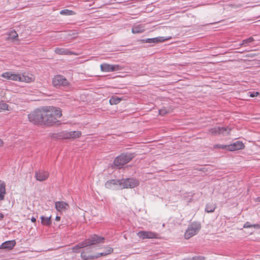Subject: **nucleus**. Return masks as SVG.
Listing matches in <instances>:
<instances>
[{
    "label": "nucleus",
    "mask_w": 260,
    "mask_h": 260,
    "mask_svg": "<svg viewBox=\"0 0 260 260\" xmlns=\"http://www.w3.org/2000/svg\"><path fill=\"white\" fill-rule=\"evenodd\" d=\"M49 174L47 171L39 170L35 172V177L38 181H44L49 177Z\"/></svg>",
    "instance_id": "nucleus-11"
},
{
    "label": "nucleus",
    "mask_w": 260,
    "mask_h": 260,
    "mask_svg": "<svg viewBox=\"0 0 260 260\" xmlns=\"http://www.w3.org/2000/svg\"><path fill=\"white\" fill-rule=\"evenodd\" d=\"M104 238L94 234L91 236L89 238L79 243L78 244L74 246L72 248L73 251L78 253L79 252L80 249L98 243H103L104 242Z\"/></svg>",
    "instance_id": "nucleus-2"
},
{
    "label": "nucleus",
    "mask_w": 260,
    "mask_h": 260,
    "mask_svg": "<svg viewBox=\"0 0 260 260\" xmlns=\"http://www.w3.org/2000/svg\"><path fill=\"white\" fill-rule=\"evenodd\" d=\"M8 105L3 102L0 103V109L6 110L8 109Z\"/></svg>",
    "instance_id": "nucleus-31"
},
{
    "label": "nucleus",
    "mask_w": 260,
    "mask_h": 260,
    "mask_svg": "<svg viewBox=\"0 0 260 260\" xmlns=\"http://www.w3.org/2000/svg\"><path fill=\"white\" fill-rule=\"evenodd\" d=\"M62 115L59 108L45 106L37 109L28 115L29 121L34 124L51 126L58 122Z\"/></svg>",
    "instance_id": "nucleus-1"
},
{
    "label": "nucleus",
    "mask_w": 260,
    "mask_h": 260,
    "mask_svg": "<svg viewBox=\"0 0 260 260\" xmlns=\"http://www.w3.org/2000/svg\"><path fill=\"white\" fill-rule=\"evenodd\" d=\"M113 251L112 248L110 247H107L105 248V251L102 252H99L95 254L96 258H98L102 256H106L108 254H110Z\"/></svg>",
    "instance_id": "nucleus-19"
},
{
    "label": "nucleus",
    "mask_w": 260,
    "mask_h": 260,
    "mask_svg": "<svg viewBox=\"0 0 260 260\" xmlns=\"http://www.w3.org/2000/svg\"><path fill=\"white\" fill-rule=\"evenodd\" d=\"M254 41V39L252 37H249L247 39L243 40L242 41V43L240 44V45H245L247 44H249L251 43Z\"/></svg>",
    "instance_id": "nucleus-30"
},
{
    "label": "nucleus",
    "mask_w": 260,
    "mask_h": 260,
    "mask_svg": "<svg viewBox=\"0 0 260 260\" xmlns=\"http://www.w3.org/2000/svg\"><path fill=\"white\" fill-rule=\"evenodd\" d=\"M60 220V217L59 216H56L55 217V220L59 221Z\"/></svg>",
    "instance_id": "nucleus-39"
},
{
    "label": "nucleus",
    "mask_w": 260,
    "mask_h": 260,
    "mask_svg": "<svg viewBox=\"0 0 260 260\" xmlns=\"http://www.w3.org/2000/svg\"><path fill=\"white\" fill-rule=\"evenodd\" d=\"M166 39H164L162 37H158L153 38H148L146 39L141 40L140 41L142 43H150V44H155L160 42H164Z\"/></svg>",
    "instance_id": "nucleus-12"
},
{
    "label": "nucleus",
    "mask_w": 260,
    "mask_h": 260,
    "mask_svg": "<svg viewBox=\"0 0 260 260\" xmlns=\"http://www.w3.org/2000/svg\"><path fill=\"white\" fill-rule=\"evenodd\" d=\"M81 135V132L80 131H73L71 132V138H78Z\"/></svg>",
    "instance_id": "nucleus-28"
},
{
    "label": "nucleus",
    "mask_w": 260,
    "mask_h": 260,
    "mask_svg": "<svg viewBox=\"0 0 260 260\" xmlns=\"http://www.w3.org/2000/svg\"><path fill=\"white\" fill-rule=\"evenodd\" d=\"M121 101V99L120 98H119L116 95H114L110 98L109 103L111 105H116L118 104Z\"/></svg>",
    "instance_id": "nucleus-24"
},
{
    "label": "nucleus",
    "mask_w": 260,
    "mask_h": 260,
    "mask_svg": "<svg viewBox=\"0 0 260 260\" xmlns=\"http://www.w3.org/2000/svg\"><path fill=\"white\" fill-rule=\"evenodd\" d=\"M55 52L58 54H68L70 51L67 49L56 48L55 50Z\"/></svg>",
    "instance_id": "nucleus-25"
},
{
    "label": "nucleus",
    "mask_w": 260,
    "mask_h": 260,
    "mask_svg": "<svg viewBox=\"0 0 260 260\" xmlns=\"http://www.w3.org/2000/svg\"><path fill=\"white\" fill-rule=\"evenodd\" d=\"M229 145L217 144L214 146L215 148H219L223 150H227L229 151Z\"/></svg>",
    "instance_id": "nucleus-29"
},
{
    "label": "nucleus",
    "mask_w": 260,
    "mask_h": 260,
    "mask_svg": "<svg viewBox=\"0 0 260 260\" xmlns=\"http://www.w3.org/2000/svg\"><path fill=\"white\" fill-rule=\"evenodd\" d=\"M216 208V206L213 203L207 204L205 208V211L207 213L213 212Z\"/></svg>",
    "instance_id": "nucleus-23"
},
{
    "label": "nucleus",
    "mask_w": 260,
    "mask_h": 260,
    "mask_svg": "<svg viewBox=\"0 0 260 260\" xmlns=\"http://www.w3.org/2000/svg\"><path fill=\"white\" fill-rule=\"evenodd\" d=\"M4 217V215L2 213H0V220H2Z\"/></svg>",
    "instance_id": "nucleus-38"
},
{
    "label": "nucleus",
    "mask_w": 260,
    "mask_h": 260,
    "mask_svg": "<svg viewBox=\"0 0 260 260\" xmlns=\"http://www.w3.org/2000/svg\"><path fill=\"white\" fill-rule=\"evenodd\" d=\"M60 14L63 15H74L75 12L68 9H64L60 11Z\"/></svg>",
    "instance_id": "nucleus-27"
},
{
    "label": "nucleus",
    "mask_w": 260,
    "mask_h": 260,
    "mask_svg": "<svg viewBox=\"0 0 260 260\" xmlns=\"http://www.w3.org/2000/svg\"><path fill=\"white\" fill-rule=\"evenodd\" d=\"M101 70L104 72H110L117 71L121 70V68L118 64H110L108 63H103L100 66Z\"/></svg>",
    "instance_id": "nucleus-9"
},
{
    "label": "nucleus",
    "mask_w": 260,
    "mask_h": 260,
    "mask_svg": "<svg viewBox=\"0 0 260 260\" xmlns=\"http://www.w3.org/2000/svg\"><path fill=\"white\" fill-rule=\"evenodd\" d=\"M229 151H232L242 149L244 148V144L239 141H237L230 145H229Z\"/></svg>",
    "instance_id": "nucleus-14"
},
{
    "label": "nucleus",
    "mask_w": 260,
    "mask_h": 260,
    "mask_svg": "<svg viewBox=\"0 0 260 260\" xmlns=\"http://www.w3.org/2000/svg\"><path fill=\"white\" fill-rule=\"evenodd\" d=\"M1 76L8 80L25 82H30L34 80L32 75L30 76L26 75L25 74L20 75L18 74H14L12 72H6L3 73Z\"/></svg>",
    "instance_id": "nucleus-3"
},
{
    "label": "nucleus",
    "mask_w": 260,
    "mask_h": 260,
    "mask_svg": "<svg viewBox=\"0 0 260 260\" xmlns=\"http://www.w3.org/2000/svg\"><path fill=\"white\" fill-rule=\"evenodd\" d=\"M201 229V224L198 222H192L188 226L185 234L184 237L186 239H188L194 235H196Z\"/></svg>",
    "instance_id": "nucleus-5"
},
{
    "label": "nucleus",
    "mask_w": 260,
    "mask_h": 260,
    "mask_svg": "<svg viewBox=\"0 0 260 260\" xmlns=\"http://www.w3.org/2000/svg\"><path fill=\"white\" fill-rule=\"evenodd\" d=\"M52 84L56 88L66 86L69 84L68 80L62 75H57L52 79Z\"/></svg>",
    "instance_id": "nucleus-8"
},
{
    "label": "nucleus",
    "mask_w": 260,
    "mask_h": 260,
    "mask_svg": "<svg viewBox=\"0 0 260 260\" xmlns=\"http://www.w3.org/2000/svg\"><path fill=\"white\" fill-rule=\"evenodd\" d=\"M71 132H63L61 133L58 135V138L59 139H70L71 138Z\"/></svg>",
    "instance_id": "nucleus-26"
},
{
    "label": "nucleus",
    "mask_w": 260,
    "mask_h": 260,
    "mask_svg": "<svg viewBox=\"0 0 260 260\" xmlns=\"http://www.w3.org/2000/svg\"><path fill=\"white\" fill-rule=\"evenodd\" d=\"M248 93L249 94L251 98L257 96L259 94V93L257 91H249Z\"/></svg>",
    "instance_id": "nucleus-32"
},
{
    "label": "nucleus",
    "mask_w": 260,
    "mask_h": 260,
    "mask_svg": "<svg viewBox=\"0 0 260 260\" xmlns=\"http://www.w3.org/2000/svg\"><path fill=\"white\" fill-rule=\"evenodd\" d=\"M31 221L32 222H36V218L35 217H32L31 218Z\"/></svg>",
    "instance_id": "nucleus-37"
},
{
    "label": "nucleus",
    "mask_w": 260,
    "mask_h": 260,
    "mask_svg": "<svg viewBox=\"0 0 260 260\" xmlns=\"http://www.w3.org/2000/svg\"><path fill=\"white\" fill-rule=\"evenodd\" d=\"M256 201L260 202V197H258L256 198Z\"/></svg>",
    "instance_id": "nucleus-41"
},
{
    "label": "nucleus",
    "mask_w": 260,
    "mask_h": 260,
    "mask_svg": "<svg viewBox=\"0 0 260 260\" xmlns=\"http://www.w3.org/2000/svg\"><path fill=\"white\" fill-rule=\"evenodd\" d=\"M40 218L41 219V223L43 225L50 226L51 225V216H50L49 217H45L44 216H41L40 217Z\"/></svg>",
    "instance_id": "nucleus-18"
},
{
    "label": "nucleus",
    "mask_w": 260,
    "mask_h": 260,
    "mask_svg": "<svg viewBox=\"0 0 260 260\" xmlns=\"http://www.w3.org/2000/svg\"><path fill=\"white\" fill-rule=\"evenodd\" d=\"M167 113V111L165 109H161L159 110V113L161 115H164Z\"/></svg>",
    "instance_id": "nucleus-34"
},
{
    "label": "nucleus",
    "mask_w": 260,
    "mask_h": 260,
    "mask_svg": "<svg viewBox=\"0 0 260 260\" xmlns=\"http://www.w3.org/2000/svg\"><path fill=\"white\" fill-rule=\"evenodd\" d=\"M16 245L15 240L7 241L3 242L0 246V249L10 250L12 249Z\"/></svg>",
    "instance_id": "nucleus-13"
},
{
    "label": "nucleus",
    "mask_w": 260,
    "mask_h": 260,
    "mask_svg": "<svg viewBox=\"0 0 260 260\" xmlns=\"http://www.w3.org/2000/svg\"><path fill=\"white\" fill-rule=\"evenodd\" d=\"M184 260H193V258H192V257H190L184 259Z\"/></svg>",
    "instance_id": "nucleus-42"
},
{
    "label": "nucleus",
    "mask_w": 260,
    "mask_h": 260,
    "mask_svg": "<svg viewBox=\"0 0 260 260\" xmlns=\"http://www.w3.org/2000/svg\"><path fill=\"white\" fill-rule=\"evenodd\" d=\"M120 180L118 179H111L108 180L105 183V187L107 188L110 189L113 187V186L115 185H120Z\"/></svg>",
    "instance_id": "nucleus-15"
},
{
    "label": "nucleus",
    "mask_w": 260,
    "mask_h": 260,
    "mask_svg": "<svg viewBox=\"0 0 260 260\" xmlns=\"http://www.w3.org/2000/svg\"><path fill=\"white\" fill-rule=\"evenodd\" d=\"M6 184L0 180V200L3 201L5 199L6 194Z\"/></svg>",
    "instance_id": "nucleus-17"
},
{
    "label": "nucleus",
    "mask_w": 260,
    "mask_h": 260,
    "mask_svg": "<svg viewBox=\"0 0 260 260\" xmlns=\"http://www.w3.org/2000/svg\"><path fill=\"white\" fill-rule=\"evenodd\" d=\"M145 30L144 26L141 24L134 26L132 28V32L133 34H139L143 32Z\"/></svg>",
    "instance_id": "nucleus-20"
},
{
    "label": "nucleus",
    "mask_w": 260,
    "mask_h": 260,
    "mask_svg": "<svg viewBox=\"0 0 260 260\" xmlns=\"http://www.w3.org/2000/svg\"><path fill=\"white\" fill-rule=\"evenodd\" d=\"M81 257L84 260L93 259L96 258L95 254H89L85 251H83L81 252Z\"/></svg>",
    "instance_id": "nucleus-21"
},
{
    "label": "nucleus",
    "mask_w": 260,
    "mask_h": 260,
    "mask_svg": "<svg viewBox=\"0 0 260 260\" xmlns=\"http://www.w3.org/2000/svg\"><path fill=\"white\" fill-rule=\"evenodd\" d=\"M8 39L12 41L18 40V35L15 30H13L9 33Z\"/></svg>",
    "instance_id": "nucleus-22"
},
{
    "label": "nucleus",
    "mask_w": 260,
    "mask_h": 260,
    "mask_svg": "<svg viewBox=\"0 0 260 260\" xmlns=\"http://www.w3.org/2000/svg\"><path fill=\"white\" fill-rule=\"evenodd\" d=\"M139 185V180L134 178L122 179L120 182V186H122V188H134Z\"/></svg>",
    "instance_id": "nucleus-7"
},
{
    "label": "nucleus",
    "mask_w": 260,
    "mask_h": 260,
    "mask_svg": "<svg viewBox=\"0 0 260 260\" xmlns=\"http://www.w3.org/2000/svg\"><path fill=\"white\" fill-rule=\"evenodd\" d=\"M4 142L2 139H0V147H2L3 146Z\"/></svg>",
    "instance_id": "nucleus-40"
},
{
    "label": "nucleus",
    "mask_w": 260,
    "mask_h": 260,
    "mask_svg": "<svg viewBox=\"0 0 260 260\" xmlns=\"http://www.w3.org/2000/svg\"><path fill=\"white\" fill-rule=\"evenodd\" d=\"M232 128L229 126L220 127L216 126L208 129V134L213 136H216L222 134L224 136L230 135Z\"/></svg>",
    "instance_id": "nucleus-6"
},
{
    "label": "nucleus",
    "mask_w": 260,
    "mask_h": 260,
    "mask_svg": "<svg viewBox=\"0 0 260 260\" xmlns=\"http://www.w3.org/2000/svg\"><path fill=\"white\" fill-rule=\"evenodd\" d=\"M135 157L134 153H122L114 160L112 167L120 169L123 165L129 162Z\"/></svg>",
    "instance_id": "nucleus-4"
},
{
    "label": "nucleus",
    "mask_w": 260,
    "mask_h": 260,
    "mask_svg": "<svg viewBox=\"0 0 260 260\" xmlns=\"http://www.w3.org/2000/svg\"><path fill=\"white\" fill-rule=\"evenodd\" d=\"M252 227L256 229H260V224H252Z\"/></svg>",
    "instance_id": "nucleus-36"
},
{
    "label": "nucleus",
    "mask_w": 260,
    "mask_h": 260,
    "mask_svg": "<svg viewBox=\"0 0 260 260\" xmlns=\"http://www.w3.org/2000/svg\"><path fill=\"white\" fill-rule=\"evenodd\" d=\"M68 206V204L63 201H58L55 202V208L59 212L66 209V207Z\"/></svg>",
    "instance_id": "nucleus-16"
},
{
    "label": "nucleus",
    "mask_w": 260,
    "mask_h": 260,
    "mask_svg": "<svg viewBox=\"0 0 260 260\" xmlns=\"http://www.w3.org/2000/svg\"><path fill=\"white\" fill-rule=\"evenodd\" d=\"M138 236L142 239L157 238L159 234L151 231H140L138 233Z\"/></svg>",
    "instance_id": "nucleus-10"
},
{
    "label": "nucleus",
    "mask_w": 260,
    "mask_h": 260,
    "mask_svg": "<svg viewBox=\"0 0 260 260\" xmlns=\"http://www.w3.org/2000/svg\"><path fill=\"white\" fill-rule=\"evenodd\" d=\"M192 258H193V260H203L204 259V257L201 256H194L192 257Z\"/></svg>",
    "instance_id": "nucleus-35"
},
{
    "label": "nucleus",
    "mask_w": 260,
    "mask_h": 260,
    "mask_svg": "<svg viewBox=\"0 0 260 260\" xmlns=\"http://www.w3.org/2000/svg\"><path fill=\"white\" fill-rule=\"evenodd\" d=\"M252 227V224H251L249 222H246L243 225L244 228H250Z\"/></svg>",
    "instance_id": "nucleus-33"
}]
</instances>
